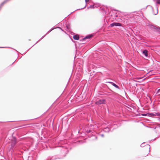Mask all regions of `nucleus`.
Returning a JSON list of instances; mask_svg holds the SVG:
<instances>
[{"label": "nucleus", "instance_id": "423d86ee", "mask_svg": "<svg viewBox=\"0 0 160 160\" xmlns=\"http://www.w3.org/2000/svg\"><path fill=\"white\" fill-rule=\"evenodd\" d=\"M108 82L111 83L113 86H114L116 88H117L118 89H119V88L118 86V85H117L115 83H114L112 82Z\"/></svg>", "mask_w": 160, "mask_h": 160}, {"label": "nucleus", "instance_id": "1a4fd4ad", "mask_svg": "<svg viewBox=\"0 0 160 160\" xmlns=\"http://www.w3.org/2000/svg\"><path fill=\"white\" fill-rule=\"evenodd\" d=\"M148 148H149V150H148V153L149 151H150V146H148Z\"/></svg>", "mask_w": 160, "mask_h": 160}, {"label": "nucleus", "instance_id": "20e7f679", "mask_svg": "<svg viewBox=\"0 0 160 160\" xmlns=\"http://www.w3.org/2000/svg\"><path fill=\"white\" fill-rule=\"evenodd\" d=\"M92 35H89L88 36H87L86 37L83 38L82 40H85L86 39H90V38H91L92 37Z\"/></svg>", "mask_w": 160, "mask_h": 160}, {"label": "nucleus", "instance_id": "9d476101", "mask_svg": "<svg viewBox=\"0 0 160 160\" xmlns=\"http://www.w3.org/2000/svg\"><path fill=\"white\" fill-rule=\"evenodd\" d=\"M89 1V0H85V2L86 3L88 2Z\"/></svg>", "mask_w": 160, "mask_h": 160}, {"label": "nucleus", "instance_id": "9b49d317", "mask_svg": "<svg viewBox=\"0 0 160 160\" xmlns=\"http://www.w3.org/2000/svg\"><path fill=\"white\" fill-rule=\"evenodd\" d=\"M160 91V88L158 90V92H159Z\"/></svg>", "mask_w": 160, "mask_h": 160}, {"label": "nucleus", "instance_id": "f257e3e1", "mask_svg": "<svg viewBox=\"0 0 160 160\" xmlns=\"http://www.w3.org/2000/svg\"><path fill=\"white\" fill-rule=\"evenodd\" d=\"M95 104L97 105L105 104V100L104 99L99 100L95 102Z\"/></svg>", "mask_w": 160, "mask_h": 160}, {"label": "nucleus", "instance_id": "0eeeda50", "mask_svg": "<svg viewBox=\"0 0 160 160\" xmlns=\"http://www.w3.org/2000/svg\"><path fill=\"white\" fill-rule=\"evenodd\" d=\"M143 53L144 54L146 57H147L148 56V51L146 50H144L143 52Z\"/></svg>", "mask_w": 160, "mask_h": 160}, {"label": "nucleus", "instance_id": "f8f14e48", "mask_svg": "<svg viewBox=\"0 0 160 160\" xmlns=\"http://www.w3.org/2000/svg\"><path fill=\"white\" fill-rule=\"evenodd\" d=\"M138 78V79H141V78Z\"/></svg>", "mask_w": 160, "mask_h": 160}, {"label": "nucleus", "instance_id": "7ed1b4c3", "mask_svg": "<svg viewBox=\"0 0 160 160\" xmlns=\"http://www.w3.org/2000/svg\"><path fill=\"white\" fill-rule=\"evenodd\" d=\"M114 26H121V24L120 23L118 22H114L110 24V26L111 27H113Z\"/></svg>", "mask_w": 160, "mask_h": 160}, {"label": "nucleus", "instance_id": "6e6552de", "mask_svg": "<svg viewBox=\"0 0 160 160\" xmlns=\"http://www.w3.org/2000/svg\"><path fill=\"white\" fill-rule=\"evenodd\" d=\"M157 3L160 4V0H157Z\"/></svg>", "mask_w": 160, "mask_h": 160}, {"label": "nucleus", "instance_id": "f03ea898", "mask_svg": "<svg viewBox=\"0 0 160 160\" xmlns=\"http://www.w3.org/2000/svg\"><path fill=\"white\" fill-rule=\"evenodd\" d=\"M11 142L12 146V147L14 146L17 142L16 138L15 137H12V138L11 139Z\"/></svg>", "mask_w": 160, "mask_h": 160}, {"label": "nucleus", "instance_id": "39448f33", "mask_svg": "<svg viewBox=\"0 0 160 160\" xmlns=\"http://www.w3.org/2000/svg\"><path fill=\"white\" fill-rule=\"evenodd\" d=\"M73 38L74 40H78L79 39V37L78 35H76L73 36Z\"/></svg>", "mask_w": 160, "mask_h": 160}]
</instances>
